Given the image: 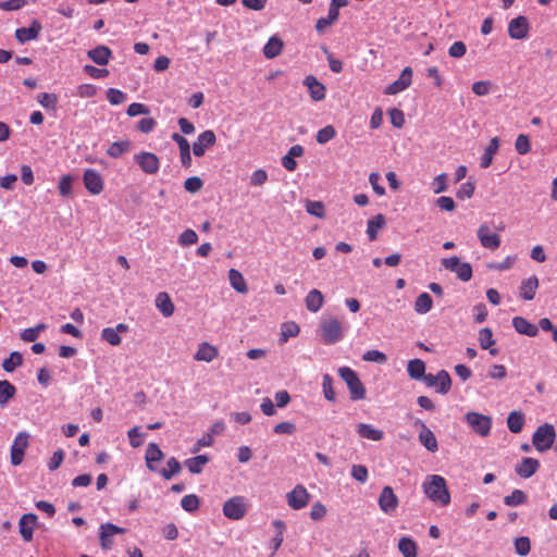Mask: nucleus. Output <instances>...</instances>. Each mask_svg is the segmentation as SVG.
<instances>
[{"mask_svg":"<svg viewBox=\"0 0 557 557\" xmlns=\"http://www.w3.org/2000/svg\"><path fill=\"white\" fill-rule=\"evenodd\" d=\"M424 494L433 503L447 506L450 503V493L448 491L446 480L438 474L428 475L422 484Z\"/></svg>","mask_w":557,"mask_h":557,"instance_id":"1","label":"nucleus"},{"mask_svg":"<svg viewBox=\"0 0 557 557\" xmlns=\"http://www.w3.org/2000/svg\"><path fill=\"white\" fill-rule=\"evenodd\" d=\"M338 374L347 384L352 400L366 397V388L354 370L348 367H342L338 369Z\"/></svg>","mask_w":557,"mask_h":557,"instance_id":"2","label":"nucleus"},{"mask_svg":"<svg viewBox=\"0 0 557 557\" xmlns=\"http://www.w3.org/2000/svg\"><path fill=\"white\" fill-rule=\"evenodd\" d=\"M555 437L554 426L549 423H544L533 433L532 443L537 451L543 453L552 448Z\"/></svg>","mask_w":557,"mask_h":557,"instance_id":"3","label":"nucleus"},{"mask_svg":"<svg viewBox=\"0 0 557 557\" xmlns=\"http://www.w3.org/2000/svg\"><path fill=\"white\" fill-rule=\"evenodd\" d=\"M321 336L325 344L331 345L343 338V330L336 318H324L320 324Z\"/></svg>","mask_w":557,"mask_h":557,"instance_id":"4","label":"nucleus"},{"mask_svg":"<svg viewBox=\"0 0 557 557\" xmlns=\"http://www.w3.org/2000/svg\"><path fill=\"white\" fill-rule=\"evenodd\" d=\"M465 421L471 430L480 436H487L492 429V418L475 411H469L465 416Z\"/></svg>","mask_w":557,"mask_h":557,"instance_id":"5","label":"nucleus"},{"mask_svg":"<svg viewBox=\"0 0 557 557\" xmlns=\"http://www.w3.org/2000/svg\"><path fill=\"white\" fill-rule=\"evenodd\" d=\"M442 265L451 272L462 282H468L472 277V267L468 262H461L458 257L442 259Z\"/></svg>","mask_w":557,"mask_h":557,"instance_id":"6","label":"nucleus"},{"mask_svg":"<svg viewBox=\"0 0 557 557\" xmlns=\"http://www.w3.org/2000/svg\"><path fill=\"white\" fill-rule=\"evenodd\" d=\"M223 515L231 520H240L247 513V505L243 496H233L223 505Z\"/></svg>","mask_w":557,"mask_h":557,"instance_id":"7","label":"nucleus"},{"mask_svg":"<svg viewBox=\"0 0 557 557\" xmlns=\"http://www.w3.org/2000/svg\"><path fill=\"white\" fill-rule=\"evenodd\" d=\"M135 162L146 174L152 175L159 171L160 160L152 152L141 151L134 156Z\"/></svg>","mask_w":557,"mask_h":557,"instance_id":"8","label":"nucleus"},{"mask_svg":"<svg viewBox=\"0 0 557 557\" xmlns=\"http://www.w3.org/2000/svg\"><path fill=\"white\" fill-rule=\"evenodd\" d=\"M286 499L290 508L299 510L308 505L310 500V494L305 486L298 484L289 493H287Z\"/></svg>","mask_w":557,"mask_h":557,"instance_id":"9","label":"nucleus"},{"mask_svg":"<svg viewBox=\"0 0 557 557\" xmlns=\"http://www.w3.org/2000/svg\"><path fill=\"white\" fill-rule=\"evenodd\" d=\"M29 435L26 432H20L13 441L11 446V463L18 466L22 463L24 458L25 449L28 446Z\"/></svg>","mask_w":557,"mask_h":557,"instance_id":"10","label":"nucleus"},{"mask_svg":"<svg viewBox=\"0 0 557 557\" xmlns=\"http://www.w3.org/2000/svg\"><path fill=\"white\" fill-rule=\"evenodd\" d=\"M379 506L384 513L392 515L395 512L398 506V497L391 486L383 487L379 496Z\"/></svg>","mask_w":557,"mask_h":557,"instance_id":"11","label":"nucleus"},{"mask_svg":"<svg viewBox=\"0 0 557 557\" xmlns=\"http://www.w3.org/2000/svg\"><path fill=\"white\" fill-rule=\"evenodd\" d=\"M86 189L92 195H99L104 187L102 176L94 169H87L83 175Z\"/></svg>","mask_w":557,"mask_h":557,"instance_id":"12","label":"nucleus"},{"mask_svg":"<svg viewBox=\"0 0 557 557\" xmlns=\"http://www.w3.org/2000/svg\"><path fill=\"white\" fill-rule=\"evenodd\" d=\"M476 234L481 245L484 248L495 250L500 246V236L496 233L491 232L487 224L480 225Z\"/></svg>","mask_w":557,"mask_h":557,"instance_id":"13","label":"nucleus"},{"mask_svg":"<svg viewBox=\"0 0 557 557\" xmlns=\"http://www.w3.org/2000/svg\"><path fill=\"white\" fill-rule=\"evenodd\" d=\"M411 81H412V70H411V67L407 66L403 70L398 79H396L395 82L389 84L385 88L384 92L386 95H396V94L405 90L406 88H408L411 85Z\"/></svg>","mask_w":557,"mask_h":557,"instance_id":"14","label":"nucleus"},{"mask_svg":"<svg viewBox=\"0 0 557 557\" xmlns=\"http://www.w3.org/2000/svg\"><path fill=\"white\" fill-rule=\"evenodd\" d=\"M216 141L215 134L211 129L200 133L197 140L193 144V152L196 157H202L206 149L213 146Z\"/></svg>","mask_w":557,"mask_h":557,"instance_id":"15","label":"nucleus"},{"mask_svg":"<svg viewBox=\"0 0 557 557\" xmlns=\"http://www.w3.org/2000/svg\"><path fill=\"white\" fill-rule=\"evenodd\" d=\"M37 520L38 518L35 513H25L20 518L18 531L25 542H30L33 540V533L37 525Z\"/></svg>","mask_w":557,"mask_h":557,"instance_id":"16","label":"nucleus"},{"mask_svg":"<svg viewBox=\"0 0 557 557\" xmlns=\"http://www.w3.org/2000/svg\"><path fill=\"white\" fill-rule=\"evenodd\" d=\"M540 469V461L535 458L523 457L515 467L516 473L522 479H529Z\"/></svg>","mask_w":557,"mask_h":557,"instance_id":"17","label":"nucleus"},{"mask_svg":"<svg viewBox=\"0 0 557 557\" xmlns=\"http://www.w3.org/2000/svg\"><path fill=\"white\" fill-rule=\"evenodd\" d=\"M304 85L308 88L312 100L321 101L325 98V86L313 75H308L304 79Z\"/></svg>","mask_w":557,"mask_h":557,"instance_id":"18","label":"nucleus"},{"mask_svg":"<svg viewBox=\"0 0 557 557\" xmlns=\"http://www.w3.org/2000/svg\"><path fill=\"white\" fill-rule=\"evenodd\" d=\"M421 431L419 433L420 443L431 453L438 449L437 440L432 430H430L423 422H420Z\"/></svg>","mask_w":557,"mask_h":557,"instance_id":"19","label":"nucleus"},{"mask_svg":"<svg viewBox=\"0 0 557 557\" xmlns=\"http://www.w3.org/2000/svg\"><path fill=\"white\" fill-rule=\"evenodd\" d=\"M512 325L518 333L530 337L536 336L539 332V327L536 325L530 323L522 317H515L512 319Z\"/></svg>","mask_w":557,"mask_h":557,"instance_id":"20","label":"nucleus"},{"mask_svg":"<svg viewBox=\"0 0 557 557\" xmlns=\"http://www.w3.org/2000/svg\"><path fill=\"white\" fill-rule=\"evenodd\" d=\"M163 456L164 455L162 450L156 443L148 444L145 456L147 468L154 472L159 471L158 468L153 465V462L160 461L163 458Z\"/></svg>","mask_w":557,"mask_h":557,"instance_id":"21","label":"nucleus"},{"mask_svg":"<svg viewBox=\"0 0 557 557\" xmlns=\"http://www.w3.org/2000/svg\"><path fill=\"white\" fill-rule=\"evenodd\" d=\"M89 59H91L98 65H106L111 57V50L106 46H98L90 49L87 52Z\"/></svg>","mask_w":557,"mask_h":557,"instance_id":"22","label":"nucleus"},{"mask_svg":"<svg viewBox=\"0 0 557 557\" xmlns=\"http://www.w3.org/2000/svg\"><path fill=\"white\" fill-rule=\"evenodd\" d=\"M498 149H499V138L493 137L490 140L488 146L485 148L483 156L481 157L480 166L482 169H487L492 164L494 154L498 151Z\"/></svg>","mask_w":557,"mask_h":557,"instance_id":"23","label":"nucleus"},{"mask_svg":"<svg viewBox=\"0 0 557 557\" xmlns=\"http://www.w3.org/2000/svg\"><path fill=\"white\" fill-rule=\"evenodd\" d=\"M324 302V297L319 289H311L305 299L306 308L311 312H318Z\"/></svg>","mask_w":557,"mask_h":557,"instance_id":"24","label":"nucleus"},{"mask_svg":"<svg viewBox=\"0 0 557 557\" xmlns=\"http://www.w3.org/2000/svg\"><path fill=\"white\" fill-rule=\"evenodd\" d=\"M357 432L361 437L374 442H379L384 437L383 431L375 429L373 425L367 423H359L357 426Z\"/></svg>","mask_w":557,"mask_h":557,"instance_id":"25","label":"nucleus"},{"mask_svg":"<svg viewBox=\"0 0 557 557\" xmlns=\"http://www.w3.org/2000/svg\"><path fill=\"white\" fill-rule=\"evenodd\" d=\"M386 220L385 216L381 213L372 216L370 220H368L367 223V234L369 239L375 240L377 237V231L383 228L385 226Z\"/></svg>","mask_w":557,"mask_h":557,"instance_id":"26","label":"nucleus"},{"mask_svg":"<svg viewBox=\"0 0 557 557\" xmlns=\"http://www.w3.org/2000/svg\"><path fill=\"white\" fill-rule=\"evenodd\" d=\"M218 356V349L209 343H201L194 356L197 361L211 362Z\"/></svg>","mask_w":557,"mask_h":557,"instance_id":"27","label":"nucleus"},{"mask_svg":"<svg viewBox=\"0 0 557 557\" xmlns=\"http://www.w3.org/2000/svg\"><path fill=\"white\" fill-rule=\"evenodd\" d=\"M156 306L164 317H171L174 313V305L170 296L164 292L157 295Z\"/></svg>","mask_w":557,"mask_h":557,"instance_id":"28","label":"nucleus"},{"mask_svg":"<svg viewBox=\"0 0 557 557\" xmlns=\"http://www.w3.org/2000/svg\"><path fill=\"white\" fill-rule=\"evenodd\" d=\"M539 287V280L536 276H531L528 280L522 281L521 283V297L525 300H532L535 296L536 289Z\"/></svg>","mask_w":557,"mask_h":557,"instance_id":"29","label":"nucleus"},{"mask_svg":"<svg viewBox=\"0 0 557 557\" xmlns=\"http://www.w3.org/2000/svg\"><path fill=\"white\" fill-rule=\"evenodd\" d=\"M398 549L404 557H417L418 555L417 543L411 537L408 536H403L399 539Z\"/></svg>","mask_w":557,"mask_h":557,"instance_id":"30","label":"nucleus"},{"mask_svg":"<svg viewBox=\"0 0 557 557\" xmlns=\"http://www.w3.org/2000/svg\"><path fill=\"white\" fill-rule=\"evenodd\" d=\"M15 394L16 388L11 382L8 380L0 381V407H5Z\"/></svg>","mask_w":557,"mask_h":557,"instance_id":"31","label":"nucleus"},{"mask_svg":"<svg viewBox=\"0 0 557 557\" xmlns=\"http://www.w3.org/2000/svg\"><path fill=\"white\" fill-rule=\"evenodd\" d=\"M228 280H230L231 286L236 292H238L240 294H246L248 292L246 281L239 271H237L235 269H231L228 271Z\"/></svg>","mask_w":557,"mask_h":557,"instance_id":"32","label":"nucleus"},{"mask_svg":"<svg viewBox=\"0 0 557 557\" xmlns=\"http://www.w3.org/2000/svg\"><path fill=\"white\" fill-rule=\"evenodd\" d=\"M408 375L416 381L424 377L425 374V363L421 359H412L408 362L407 366Z\"/></svg>","mask_w":557,"mask_h":557,"instance_id":"33","label":"nucleus"},{"mask_svg":"<svg viewBox=\"0 0 557 557\" xmlns=\"http://www.w3.org/2000/svg\"><path fill=\"white\" fill-rule=\"evenodd\" d=\"M282 49L283 42L280 37H270L263 47V53L265 58L273 59L282 52Z\"/></svg>","mask_w":557,"mask_h":557,"instance_id":"34","label":"nucleus"},{"mask_svg":"<svg viewBox=\"0 0 557 557\" xmlns=\"http://www.w3.org/2000/svg\"><path fill=\"white\" fill-rule=\"evenodd\" d=\"M529 30V22L525 16H518L509 23V35H527Z\"/></svg>","mask_w":557,"mask_h":557,"instance_id":"35","label":"nucleus"},{"mask_svg":"<svg viewBox=\"0 0 557 557\" xmlns=\"http://www.w3.org/2000/svg\"><path fill=\"white\" fill-rule=\"evenodd\" d=\"M524 425V414L521 411H511L507 418V426L512 433H520Z\"/></svg>","mask_w":557,"mask_h":557,"instance_id":"36","label":"nucleus"},{"mask_svg":"<svg viewBox=\"0 0 557 557\" xmlns=\"http://www.w3.org/2000/svg\"><path fill=\"white\" fill-rule=\"evenodd\" d=\"M209 462L207 455H198L196 457L185 460V466L190 473L198 474L202 471L205 465Z\"/></svg>","mask_w":557,"mask_h":557,"instance_id":"37","label":"nucleus"},{"mask_svg":"<svg viewBox=\"0 0 557 557\" xmlns=\"http://www.w3.org/2000/svg\"><path fill=\"white\" fill-rule=\"evenodd\" d=\"M433 300L428 293L420 294L414 301V310L417 313L424 314L432 309Z\"/></svg>","mask_w":557,"mask_h":557,"instance_id":"38","label":"nucleus"},{"mask_svg":"<svg viewBox=\"0 0 557 557\" xmlns=\"http://www.w3.org/2000/svg\"><path fill=\"white\" fill-rule=\"evenodd\" d=\"M527 494L522 490H513L511 494L504 497V504L509 507H516L525 504Z\"/></svg>","mask_w":557,"mask_h":557,"instance_id":"39","label":"nucleus"},{"mask_svg":"<svg viewBox=\"0 0 557 557\" xmlns=\"http://www.w3.org/2000/svg\"><path fill=\"white\" fill-rule=\"evenodd\" d=\"M168 469L163 468L159 470V473L165 479L170 480L174 475L178 474L182 470L180 461L175 457H171L168 462Z\"/></svg>","mask_w":557,"mask_h":557,"instance_id":"40","label":"nucleus"},{"mask_svg":"<svg viewBox=\"0 0 557 557\" xmlns=\"http://www.w3.org/2000/svg\"><path fill=\"white\" fill-rule=\"evenodd\" d=\"M131 149L129 140L114 141L110 145L107 153L112 158H120L123 153Z\"/></svg>","mask_w":557,"mask_h":557,"instance_id":"41","label":"nucleus"},{"mask_svg":"<svg viewBox=\"0 0 557 557\" xmlns=\"http://www.w3.org/2000/svg\"><path fill=\"white\" fill-rule=\"evenodd\" d=\"M451 387V379L449 373L446 370H441L437 372V387L436 392L440 394H447Z\"/></svg>","mask_w":557,"mask_h":557,"instance_id":"42","label":"nucleus"},{"mask_svg":"<svg viewBox=\"0 0 557 557\" xmlns=\"http://www.w3.org/2000/svg\"><path fill=\"white\" fill-rule=\"evenodd\" d=\"M23 362V356L18 351H13L9 358L2 362V368L5 372H12Z\"/></svg>","mask_w":557,"mask_h":557,"instance_id":"43","label":"nucleus"},{"mask_svg":"<svg viewBox=\"0 0 557 557\" xmlns=\"http://www.w3.org/2000/svg\"><path fill=\"white\" fill-rule=\"evenodd\" d=\"M299 326L295 322H286L282 325L281 342L286 343L289 337L298 335Z\"/></svg>","mask_w":557,"mask_h":557,"instance_id":"44","label":"nucleus"},{"mask_svg":"<svg viewBox=\"0 0 557 557\" xmlns=\"http://www.w3.org/2000/svg\"><path fill=\"white\" fill-rule=\"evenodd\" d=\"M323 395L329 401L335 400V392L333 388V377L330 374H324L322 379Z\"/></svg>","mask_w":557,"mask_h":557,"instance_id":"45","label":"nucleus"},{"mask_svg":"<svg viewBox=\"0 0 557 557\" xmlns=\"http://www.w3.org/2000/svg\"><path fill=\"white\" fill-rule=\"evenodd\" d=\"M335 136H336L335 128L332 125H327V126L321 128L317 133L315 138L319 144L324 145V144L329 143L330 140H332Z\"/></svg>","mask_w":557,"mask_h":557,"instance_id":"46","label":"nucleus"},{"mask_svg":"<svg viewBox=\"0 0 557 557\" xmlns=\"http://www.w3.org/2000/svg\"><path fill=\"white\" fill-rule=\"evenodd\" d=\"M199 498L195 494L186 495L182 498V508L188 512H194L199 508Z\"/></svg>","mask_w":557,"mask_h":557,"instance_id":"47","label":"nucleus"},{"mask_svg":"<svg viewBox=\"0 0 557 557\" xmlns=\"http://www.w3.org/2000/svg\"><path fill=\"white\" fill-rule=\"evenodd\" d=\"M107 99L108 101L113 104V106H117V104H121L123 102L126 101L127 99V96L125 92H123L122 90L120 89H116V88H109L107 90Z\"/></svg>","mask_w":557,"mask_h":557,"instance_id":"48","label":"nucleus"},{"mask_svg":"<svg viewBox=\"0 0 557 557\" xmlns=\"http://www.w3.org/2000/svg\"><path fill=\"white\" fill-rule=\"evenodd\" d=\"M515 549L519 556H527L531 550V542L528 536H520L515 540Z\"/></svg>","mask_w":557,"mask_h":557,"instance_id":"49","label":"nucleus"},{"mask_svg":"<svg viewBox=\"0 0 557 557\" xmlns=\"http://www.w3.org/2000/svg\"><path fill=\"white\" fill-rule=\"evenodd\" d=\"M101 338L112 346H117L122 342L121 336L116 333L115 330H113V327H104L101 331Z\"/></svg>","mask_w":557,"mask_h":557,"instance_id":"50","label":"nucleus"},{"mask_svg":"<svg viewBox=\"0 0 557 557\" xmlns=\"http://www.w3.org/2000/svg\"><path fill=\"white\" fill-rule=\"evenodd\" d=\"M479 342L482 349H488L494 344L493 332L488 327H484L479 332Z\"/></svg>","mask_w":557,"mask_h":557,"instance_id":"51","label":"nucleus"},{"mask_svg":"<svg viewBox=\"0 0 557 557\" xmlns=\"http://www.w3.org/2000/svg\"><path fill=\"white\" fill-rule=\"evenodd\" d=\"M72 184L73 177L71 175H64L60 178L58 188L63 197L72 196Z\"/></svg>","mask_w":557,"mask_h":557,"instance_id":"52","label":"nucleus"},{"mask_svg":"<svg viewBox=\"0 0 557 557\" xmlns=\"http://www.w3.org/2000/svg\"><path fill=\"white\" fill-rule=\"evenodd\" d=\"M362 359L364 361L376 362L380 364L385 363L387 361L386 355L375 349L366 351L362 356Z\"/></svg>","mask_w":557,"mask_h":557,"instance_id":"53","label":"nucleus"},{"mask_svg":"<svg viewBox=\"0 0 557 557\" xmlns=\"http://www.w3.org/2000/svg\"><path fill=\"white\" fill-rule=\"evenodd\" d=\"M37 100L46 109H54L58 102L57 96L48 92L39 94Z\"/></svg>","mask_w":557,"mask_h":557,"instance_id":"54","label":"nucleus"},{"mask_svg":"<svg viewBox=\"0 0 557 557\" xmlns=\"http://www.w3.org/2000/svg\"><path fill=\"white\" fill-rule=\"evenodd\" d=\"M306 210L309 214H311L313 216H317V218L324 216V206L321 201L308 200L306 202Z\"/></svg>","mask_w":557,"mask_h":557,"instance_id":"55","label":"nucleus"},{"mask_svg":"<svg viewBox=\"0 0 557 557\" xmlns=\"http://www.w3.org/2000/svg\"><path fill=\"white\" fill-rule=\"evenodd\" d=\"M515 148L519 154H527L531 149L529 137L520 134L516 139Z\"/></svg>","mask_w":557,"mask_h":557,"instance_id":"56","label":"nucleus"},{"mask_svg":"<svg viewBox=\"0 0 557 557\" xmlns=\"http://www.w3.org/2000/svg\"><path fill=\"white\" fill-rule=\"evenodd\" d=\"M203 186V182L200 177L198 176H191V177H188L185 182H184V188L188 191V193H191V194H196L198 193Z\"/></svg>","mask_w":557,"mask_h":557,"instance_id":"57","label":"nucleus"},{"mask_svg":"<svg viewBox=\"0 0 557 557\" xmlns=\"http://www.w3.org/2000/svg\"><path fill=\"white\" fill-rule=\"evenodd\" d=\"M198 240V235L194 230H185L178 237V243L182 246H188L196 244Z\"/></svg>","mask_w":557,"mask_h":557,"instance_id":"58","label":"nucleus"},{"mask_svg":"<svg viewBox=\"0 0 557 557\" xmlns=\"http://www.w3.org/2000/svg\"><path fill=\"white\" fill-rule=\"evenodd\" d=\"M391 123L396 128H401L405 124L404 112L399 109L393 108L388 111Z\"/></svg>","mask_w":557,"mask_h":557,"instance_id":"59","label":"nucleus"},{"mask_svg":"<svg viewBox=\"0 0 557 557\" xmlns=\"http://www.w3.org/2000/svg\"><path fill=\"white\" fill-rule=\"evenodd\" d=\"M474 184L471 182L463 183L456 193L458 199L465 200L471 198L474 193Z\"/></svg>","mask_w":557,"mask_h":557,"instance_id":"60","label":"nucleus"},{"mask_svg":"<svg viewBox=\"0 0 557 557\" xmlns=\"http://www.w3.org/2000/svg\"><path fill=\"white\" fill-rule=\"evenodd\" d=\"M83 71L90 77L96 79L103 78L109 75V71L107 69H98L90 64L84 65Z\"/></svg>","mask_w":557,"mask_h":557,"instance_id":"61","label":"nucleus"},{"mask_svg":"<svg viewBox=\"0 0 557 557\" xmlns=\"http://www.w3.org/2000/svg\"><path fill=\"white\" fill-rule=\"evenodd\" d=\"M351 476L360 483H366L368 480V469L362 465H354L351 468Z\"/></svg>","mask_w":557,"mask_h":557,"instance_id":"62","label":"nucleus"},{"mask_svg":"<svg viewBox=\"0 0 557 557\" xmlns=\"http://www.w3.org/2000/svg\"><path fill=\"white\" fill-rule=\"evenodd\" d=\"M446 182H447V174L442 173V174L437 175L432 183L433 191L435 194H441V193L446 191L447 190Z\"/></svg>","mask_w":557,"mask_h":557,"instance_id":"63","label":"nucleus"},{"mask_svg":"<svg viewBox=\"0 0 557 557\" xmlns=\"http://www.w3.org/2000/svg\"><path fill=\"white\" fill-rule=\"evenodd\" d=\"M268 181V173L262 170H256L250 176L251 186H262Z\"/></svg>","mask_w":557,"mask_h":557,"instance_id":"64","label":"nucleus"}]
</instances>
